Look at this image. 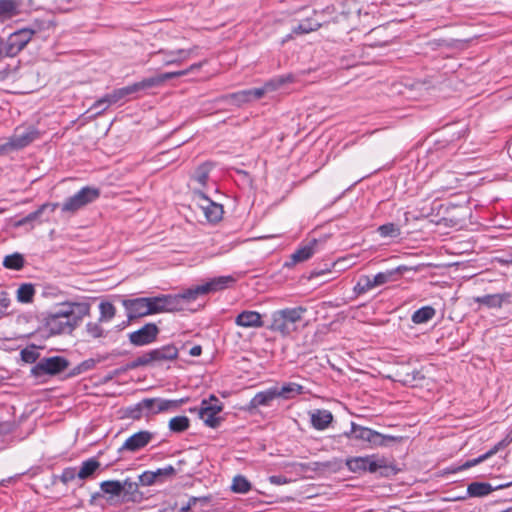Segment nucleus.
<instances>
[{"mask_svg": "<svg viewBox=\"0 0 512 512\" xmlns=\"http://www.w3.org/2000/svg\"><path fill=\"white\" fill-rule=\"evenodd\" d=\"M21 0H0V22H5L21 13Z\"/></svg>", "mask_w": 512, "mask_h": 512, "instance_id": "21", "label": "nucleus"}, {"mask_svg": "<svg viewBox=\"0 0 512 512\" xmlns=\"http://www.w3.org/2000/svg\"><path fill=\"white\" fill-rule=\"evenodd\" d=\"M380 442L381 444H377L376 446H386L390 442H400L402 441L403 437L401 436H393V435H385L380 433Z\"/></svg>", "mask_w": 512, "mask_h": 512, "instance_id": "55", "label": "nucleus"}, {"mask_svg": "<svg viewBox=\"0 0 512 512\" xmlns=\"http://www.w3.org/2000/svg\"><path fill=\"white\" fill-rule=\"evenodd\" d=\"M306 311L307 309L302 306L277 310L272 313V321L268 328L283 337L289 336L296 331L297 323L302 320Z\"/></svg>", "mask_w": 512, "mask_h": 512, "instance_id": "4", "label": "nucleus"}, {"mask_svg": "<svg viewBox=\"0 0 512 512\" xmlns=\"http://www.w3.org/2000/svg\"><path fill=\"white\" fill-rule=\"evenodd\" d=\"M1 57H6L5 56V44L4 43L2 44V47H0V58Z\"/></svg>", "mask_w": 512, "mask_h": 512, "instance_id": "63", "label": "nucleus"}, {"mask_svg": "<svg viewBox=\"0 0 512 512\" xmlns=\"http://www.w3.org/2000/svg\"><path fill=\"white\" fill-rule=\"evenodd\" d=\"M190 426V420L186 416H176L170 419L169 429L174 433H182Z\"/></svg>", "mask_w": 512, "mask_h": 512, "instance_id": "38", "label": "nucleus"}, {"mask_svg": "<svg viewBox=\"0 0 512 512\" xmlns=\"http://www.w3.org/2000/svg\"><path fill=\"white\" fill-rule=\"evenodd\" d=\"M398 381L403 385L413 386L417 381L424 379V375L419 370H413L412 372L398 371Z\"/></svg>", "mask_w": 512, "mask_h": 512, "instance_id": "34", "label": "nucleus"}, {"mask_svg": "<svg viewBox=\"0 0 512 512\" xmlns=\"http://www.w3.org/2000/svg\"><path fill=\"white\" fill-rule=\"evenodd\" d=\"M204 63H206V61L199 62V63H194L189 68H187L186 70H189V73L197 71V70H199L203 66Z\"/></svg>", "mask_w": 512, "mask_h": 512, "instance_id": "60", "label": "nucleus"}, {"mask_svg": "<svg viewBox=\"0 0 512 512\" xmlns=\"http://www.w3.org/2000/svg\"><path fill=\"white\" fill-rule=\"evenodd\" d=\"M278 398V388L271 387L267 390L258 392L250 400V408H257L259 406H269L273 400Z\"/></svg>", "mask_w": 512, "mask_h": 512, "instance_id": "24", "label": "nucleus"}, {"mask_svg": "<svg viewBox=\"0 0 512 512\" xmlns=\"http://www.w3.org/2000/svg\"><path fill=\"white\" fill-rule=\"evenodd\" d=\"M316 244V240H313L310 244L305 245L298 250H296L291 255V260L293 263H299L308 260L314 254V246Z\"/></svg>", "mask_w": 512, "mask_h": 512, "instance_id": "32", "label": "nucleus"}, {"mask_svg": "<svg viewBox=\"0 0 512 512\" xmlns=\"http://www.w3.org/2000/svg\"><path fill=\"white\" fill-rule=\"evenodd\" d=\"M232 276H219L212 278L208 282L191 287L183 291L178 295H171V297L177 298L176 309L173 311H180L183 309V303L193 301L199 296L209 294L211 292H217L230 286L234 282Z\"/></svg>", "mask_w": 512, "mask_h": 512, "instance_id": "3", "label": "nucleus"}, {"mask_svg": "<svg viewBox=\"0 0 512 512\" xmlns=\"http://www.w3.org/2000/svg\"><path fill=\"white\" fill-rule=\"evenodd\" d=\"M209 498L207 497H192L189 499L188 503L181 507L180 512H188L192 507L196 505L197 502L207 503Z\"/></svg>", "mask_w": 512, "mask_h": 512, "instance_id": "52", "label": "nucleus"}, {"mask_svg": "<svg viewBox=\"0 0 512 512\" xmlns=\"http://www.w3.org/2000/svg\"><path fill=\"white\" fill-rule=\"evenodd\" d=\"M9 305L10 299L8 298L7 294L4 292L0 293V317L5 313Z\"/></svg>", "mask_w": 512, "mask_h": 512, "instance_id": "57", "label": "nucleus"}, {"mask_svg": "<svg viewBox=\"0 0 512 512\" xmlns=\"http://www.w3.org/2000/svg\"><path fill=\"white\" fill-rule=\"evenodd\" d=\"M133 54L132 57L136 63H145L150 56H154L155 52L148 49L147 46L138 44L137 40L134 39Z\"/></svg>", "mask_w": 512, "mask_h": 512, "instance_id": "31", "label": "nucleus"}, {"mask_svg": "<svg viewBox=\"0 0 512 512\" xmlns=\"http://www.w3.org/2000/svg\"><path fill=\"white\" fill-rule=\"evenodd\" d=\"M376 284L373 282V277L368 275H362L356 285L354 286V292L358 295L365 294L366 292L376 288Z\"/></svg>", "mask_w": 512, "mask_h": 512, "instance_id": "40", "label": "nucleus"}, {"mask_svg": "<svg viewBox=\"0 0 512 512\" xmlns=\"http://www.w3.org/2000/svg\"><path fill=\"white\" fill-rule=\"evenodd\" d=\"M310 421L316 430H325L333 421V415L325 409H317L310 414Z\"/></svg>", "mask_w": 512, "mask_h": 512, "instance_id": "23", "label": "nucleus"}, {"mask_svg": "<svg viewBox=\"0 0 512 512\" xmlns=\"http://www.w3.org/2000/svg\"><path fill=\"white\" fill-rule=\"evenodd\" d=\"M121 449H122V450L128 449V439H126V440L122 443Z\"/></svg>", "mask_w": 512, "mask_h": 512, "instance_id": "64", "label": "nucleus"}, {"mask_svg": "<svg viewBox=\"0 0 512 512\" xmlns=\"http://www.w3.org/2000/svg\"><path fill=\"white\" fill-rule=\"evenodd\" d=\"M139 483L142 486H150L153 484H157L155 480V475L153 474V471H145L138 477Z\"/></svg>", "mask_w": 512, "mask_h": 512, "instance_id": "51", "label": "nucleus"}, {"mask_svg": "<svg viewBox=\"0 0 512 512\" xmlns=\"http://www.w3.org/2000/svg\"><path fill=\"white\" fill-rule=\"evenodd\" d=\"M39 137V132L32 126L15 129L10 139L2 145V150H18L28 146Z\"/></svg>", "mask_w": 512, "mask_h": 512, "instance_id": "10", "label": "nucleus"}, {"mask_svg": "<svg viewBox=\"0 0 512 512\" xmlns=\"http://www.w3.org/2000/svg\"><path fill=\"white\" fill-rule=\"evenodd\" d=\"M69 366V361L61 356L44 357L41 358L35 366L31 369V374L35 378H42L44 376H55Z\"/></svg>", "mask_w": 512, "mask_h": 512, "instance_id": "8", "label": "nucleus"}, {"mask_svg": "<svg viewBox=\"0 0 512 512\" xmlns=\"http://www.w3.org/2000/svg\"><path fill=\"white\" fill-rule=\"evenodd\" d=\"M100 197V190L96 187L86 186L67 198L62 204V212L75 213L86 205L93 203Z\"/></svg>", "mask_w": 512, "mask_h": 512, "instance_id": "7", "label": "nucleus"}, {"mask_svg": "<svg viewBox=\"0 0 512 512\" xmlns=\"http://www.w3.org/2000/svg\"><path fill=\"white\" fill-rule=\"evenodd\" d=\"M231 490L234 493L245 494L251 490V483L242 475L233 478Z\"/></svg>", "mask_w": 512, "mask_h": 512, "instance_id": "41", "label": "nucleus"}, {"mask_svg": "<svg viewBox=\"0 0 512 512\" xmlns=\"http://www.w3.org/2000/svg\"><path fill=\"white\" fill-rule=\"evenodd\" d=\"M178 349L174 345H165L157 349L151 350L154 363L162 364L166 361H171L177 358Z\"/></svg>", "mask_w": 512, "mask_h": 512, "instance_id": "25", "label": "nucleus"}, {"mask_svg": "<svg viewBox=\"0 0 512 512\" xmlns=\"http://www.w3.org/2000/svg\"><path fill=\"white\" fill-rule=\"evenodd\" d=\"M344 436L347 438H353L355 440L368 442L372 446L381 444L379 432L372 430L368 427L358 425L355 422H351V430L349 432H345Z\"/></svg>", "mask_w": 512, "mask_h": 512, "instance_id": "15", "label": "nucleus"}, {"mask_svg": "<svg viewBox=\"0 0 512 512\" xmlns=\"http://www.w3.org/2000/svg\"><path fill=\"white\" fill-rule=\"evenodd\" d=\"M154 363L153 357L151 355V351L144 353L143 355L135 358L132 362H130V368H135L139 366H145Z\"/></svg>", "mask_w": 512, "mask_h": 512, "instance_id": "47", "label": "nucleus"}, {"mask_svg": "<svg viewBox=\"0 0 512 512\" xmlns=\"http://www.w3.org/2000/svg\"><path fill=\"white\" fill-rule=\"evenodd\" d=\"M128 93V88H122L113 94L106 95L94 104L97 113L104 111L110 104L118 102L125 94Z\"/></svg>", "mask_w": 512, "mask_h": 512, "instance_id": "28", "label": "nucleus"}, {"mask_svg": "<svg viewBox=\"0 0 512 512\" xmlns=\"http://www.w3.org/2000/svg\"><path fill=\"white\" fill-rule=\"evenodd\" d=\"M237 326L244 328H259L263 326L261 314L257 311H242L235 319Z\"/></svg>", "mask_w": 512, "mask_h": 512, "instance_id": "18", "label": "nucleus"}, {"mask_svg": "<svg viewBox=\"0 0 512 512\" xmlns=\"http://www.w3.org/2000/svg\"><path fill=\"white\" fill-rule=\"evenodd\" d=\"M154 437L149 431H139L130 435V451H137L145 447Z\"/></svg>", "mask_w": 512, "mask_h": 512, "instance_id": "26", "label": "nucleus"}, {"mask_svg": "<svg viewBox=\"0 0 512 512\" xmlns=\"http://www.w3.org/2000/svg\"><path fill=\"white\" fill-rule=\"evenodd\" d=\"M304 393V387L300 384L289 382L278 388V398L291 399Z\"/></svg>", "mask_w": 512, "mask_h": 512, "instance_id": "30", "label": "nucleus"}, {"mask_svg": "<svg viewBox=\"0 0 512 512\" xmlns=\"http://www.w3.org/2000/svg\"><path fill=\"white\" fill-rule=\"evenodd\" d=\"M227 99L239 106L250 101L247 90L232 93L227 96Z\"/></svg>", "mask_w": 512, "mask_h": 512, "instance_id": "48", "label": "nucleus"}, {"mask_svg": "<svg viewBox=\"0 0 512 512\" xmlns=\"http://www.w3.org/2000/svg\"><path fill=\"white\" fill-rule=\"evenodd\" d=\"M407 270L408 268L406 266H398L394 269L379 272L375 276H373V282L374 284H376L377 287L385 285L390 282H396Z\"/></svg>", "mask_w": 512, "mask_h": 512, "instance_id": "20", "label": "nucleus"}, {"mask_svg": "<svg viewBox=\"0 0 512 512\" xmlns=\"http://www.w3.org/2000/svg\"><path fill=\"white\" fill-rule=\"evenodd\" d=\"M510 485V483H507L494 487L487 482H472L467 486V495L458 497L457 500H465L467 497H485L495 490L503 489Z\"/></svg>", "mask_w": 512, "mask_h": 512, "instance_id": "17", "label": "nucleus"}, {"mask_svg": "<svg viewBox=\"0 0 512 512\" xmlns=\"http://www.w3.org/2000/svg\"><path fill=\"white\" fill-rule=\"evenodd\" d=\"M247 92H248V96H249L250 101L253 100V99H260V98H262L266 94V90L264 88V85L262 87H259V88L248 89Z\"/></svg>", "mask_w": 512, "mask_h": 512, "instance_id": "53", "label": "nucleus"}, {"mask_svg": "<svg viewBox=\"0 0 512 512\" xmlns=\"http://www.w3.org/2000/svg\"><path fill=\"white\" fill-rule=\"evenodd\" d=\"M100 310V322H108L110 321L114 316L116 309L114 305L110 302H101L99 305Z\"/></svg>", "mask_w": 512, "mask_h": 512, "instance_id": "44", "label": "nucleus"}, {"mask_svg": "<svg viewBox=\"0 0 512 512\" xmlns=\"http://www.w3.org/2000/svg\"><path fill=\"white\" fill-rule=\"evenodd\" d=\"M321 24L312 19H304L296 27L293 28L292 33L294 34H307L318 30Z\"/></svg>", "mask_w": 512, "mask_h": 512, "instance_id": "36", "label": "nucleus"}, {"mask_svg": "<svg viewBox=\"0 0 512 512\" xmlns=\"http://www.w3.org/2000/svg\"><path fill=\"white\" fill-rule=\"evenodd\" d=\"M100 468V462L96 458H89L81 463L78 470V479L85 480L94 475Z\"/></svg>", "mask_w": 512, "mask_h": 512, "instance_id": "27", "label": "nucleus"}, {"mask_svg": "<svg viewBox=\"0 0 512 512\" xmlns=\"http://www.w3.org/2000/svg\"><path fill=\"white\" fill-rule=\"evenodd\" d=\"M435 315L436 310L432 306H423L412 314L411 321L414 324H425L432 320Z\"/></svg>", "mask_w": 512, "mask_h": 512, "instance_id": "29", "label": "nucleus"}, {"mask_svg": "<svg viewBox=\"0 0 512 512\" xmlns=\"http://www.w3.org/2000/svg\"><path fill=\"white\" fill-rule=\"evenodd\" d=\"M210 167L207 164L200 165L194 172L193 179L205 186L209 178Z\"/></svg>", "mask_w": 512, "mask_h": 512, "instance_id": "45", "label": "nucleus"}, {"mask_svg": "<svg viewBox=\"0 0 512 512\" xmlns=\"http://www.w3.org/2000/svg\"><path fill=\"white\" fill-rule=\"evenodd\" d=\"M35 30L30 28H23L10 34L5 44V56L15 57L18 55L26 45L32 40Z\"/></svg>", "mask_w": 512, "mask_h": 512, "instance_id": "9", "label": "nucleus"}, {"mask_svg": "<svg viewBox=\"0 0 512 512\" xmlns=\"http://www.w3.org/2000/svg\"><path fill=\"white\" fill-rule=\"evenodd\" d=\"M202 353V347L200 345H195L189 350V354L193 357L200 356Z\"/></svg>", "mask_w": 512, "mask_h": 512, "instance_id": "59", "label": "nucleus"}, {"mask_svg": "<svg viewBox=\"0 0 512 512\" xmlns=\"http://www.w3.org/2000/svg\"><path fill=\"white\" fill-rule=\"evenodd\" d=\"M15 477H9L7 479H3L0 481V486H7L9 483H11Z\"/></svg>", "mask_w": 512, "mask_h": 512, "instance_id": "61", "label": "nucleus"}, {"mask_svg": "<svg viewBox=\"0 0 512 512\" xmlns=\"http://www.w3.org/2000/svg\"><path fill=\"white\" fill-rule=\"evenodd\" d=\"M60 479L64 484H68L78 479V470L74 467L65 468L60 476Z\"/></svg>", "mask_w": 512, "mask_h": 512, "instance_id": "49", "label": "nucleus"}, {"mask_svg": "<svg viewBox=\"0 0 512 512\" xmlns=\"http://www.w3.org/2000/svg\"><path fill=\"white\" fill-rule=\"evenodd\" d=\"M189 73V70H180L175 72H166L163 74H159L154 77L145 78L139 82L134 83L133 85H130V94L139 92V91H146L151 88L157 87L164 83L166 80L178 78L184 75H187Z\"/></svg>", "mask_w": 512, "mask_h": 512, "instance_id": "12", "label": "nucleus"}, {"mask_svg": "<svg viewBox=\"0 0 512 512\" xmlns=\"http://www.w3.org/2000/svg\"><path fill=\"white\" fill-rule=\"evenodd\" d=\"M86 331L89 336L93 338H100L104 335V330L101 325L97 322H89L86 325Z\"/></svg>", "mask_w": 512, "mask_h": 512, "instance_id": "50", "label": "nucleus"}, {"mask_svg": "<svg viewBox=\"0 0 512 512\" xmlns=\"http://www.w3.org/2000/svg\"><path fill=\"white\" fill-rule=\"evenodd\" d=\"M186 400H165V399H154L144 398L132 407H130V418L138 420L143 416L150 414H156L162 411H168L177 409Z\"/></svg>", "mask_w": 512, "mask_h": 512, "instance_id": "5", "label": "nucleus"}, {"mask_svg": "<svg viewBox=\"0 0 512 512\" xmlns=\"http://www.w3.org/2000/svg\"><path fill=\"white\" fill-rule=\"evenodd\" d=\"M269 482L274 485H283V484H287L289 481L285 476L272 475L269 477Z\"/></svg>", "mask_w": 512, "mask_h": 512, "instance_id": "58", "label": "nucleus"}, {"mask_svg": "<svg viewBox=\"0 0 512 512\" xmlns=\"http://www.w3.org/2000/svg\"><path fill=\"white\" fill-rule=\"evenodd\" d=\"M222 409L221 402L214 395H211L209 399L201 401L199 408H193L190 411L197 412L199 418L208 427L217 428L222 421V418L218 416Z\"/></svg>", "mask_w": 512, "mask_h": 512, "instance_id": "6", "label": "nucleus"}, {"mask_svg": "<svg viewBox=\"0 0 512 512\" xmlns=\"http://www.w3.org/2000/svg\"><path fill=\"white\" fill-rule=\"evenodd\" d=\"M176 302L177 298L171 297V294L130 299V320L163 312H173V309L177 308Z\"/></svg>", "mask_w": 512, "mask_h": 512, "instance_id": "2", "label": "nucleus"}, {"mask_svg": "<svg viewBox=\"0 0 512 512\" xmlns=\"http://www.w3.org/2000/svg\"><path fill=\"white\" fill-rule=\"evenodd\" d=\"M197 195L205 201V204L201 205L205 217L210 222H217L222 218L223 209L222 206L210 201L203 192H197Z\"/></svg>", "mask_w": 512, "mask_h": 512, "instance_id": "22", "label": "nucleus"}, {"mask_svg": "<svg viewBox=\"0 0 512 512\" xmlns=\"http://www.w3.org/2000/svg\"><path fill=\"white\" fill-rule=\"evenodd\" d=\"M4 267L13 270H20L24 266V258L21 254L7 255L3 261Z\"/></svg>", "mask_w": 512, "mask_h": 512, "instance_id": "43", "label": "nucleus"}, {"mask_svg": "<svg viewBox=\"0 0 512 512\" xmlns=\"http://www.w3.org/2000/svg\"><path fill=\"white\" fill-rule=\"evenodd\" d=\"M153 474L155 475L156 483H164L176 475V469L172 465H167L163 468H158L156 471H153Z\"/></svg>", "mask_w": 512, "mask_h": 512, "instance_id": "42", "label": "nucleus"}, {"mask_svg": "<svg viewBox=\"0 0 512 512\" xmlns=\"http://www.w3.org/2000/svg\"><path fill=\"white\" fill-rule=\"evenodd\" d=\"M313 465L315 466L313 469L316 470L318 469L320 466L321 467H328V464H324V463H319V462H314Z\"/></svg>", "mask_w": 512, "mask_h": 512, "instance_id": "62", "label": "nucleus"}, {"mask_svg": "<svg viewBox=\"0 0 512 512\" xmlns=\"http://www.w3.org/2000/svg\"><path fill=\"white\" fill-rule=\"evenodd\" d=\"M195 47L191 49H177V50H159L155 52L154 56L159 57L160 61L168 66L173 64H181L191 57L195 51Z\"/></svg>", "mask_w": 512, "mask_h": 512, "instance_id": "16", "label": "nucleus"}, {"mask_svg": "<svg viewBox=\"0 0 512 512\" xmlns=\"http://www.w3.org/2000/svg\"><path fill=\"white\" fill-rule=\"evenodd\" d=\"M88 313L89 305L86 303H62L47 315L46 328L54 335L71 333Z\"/></svg>", "mask_w": 512, "mask_h": 512, "instance_id": "1", "label": "nucleus"}, {"mask_svg": "<svg viewBox=\"0 0 512 512\" xmlns=\"http://www.w3.org/2000/svg\"><path fill=\"white\" fill-rule=\"evenodd\" d=\"M347 468L353 473L371 472L374 473L380 468L386 467L385 459L375 455L364 457H352L346 460Z\"/></svg>", "mask_w": 512, "mask_h": 512, "instance_id": "11", "label": "nucleus"}, {"mask_svg": "<svg viewBox=\"0 0 512 512\" xmlns=\"http://www.w3.org/2000/svg\"><path fill=\"white\" fill-rule=\"evenodd\" d=\"M58 203H45L41 205L37 210L34 212L29 213L25 218H23L19 224H25L31 221H34L38 219L44 212L49 211L50 213H53L56 208L58 207Z\"/></svg>", "mask_w": 512, "mask_h": 512, "instance_id": "33", "label": "nucleus"}, {"mask_svg": "<svg viewBox=\"0 0 512 512\" xmlns=\"http://www.w3.org/2000/svg\"><path fill=\"white\" fill-rule=\"evenodd\" d=\"M21 357L27 363H34L37 359V353L31 349H23L21 351Z\"/></svg>", "mask_w": 512, "mask_h": 512, "instance_id": "54", "label": "nucleus"}, {"mask_svg": "<svg viewBox=\"0 0 512 512\" xmlns=\"http://www.w3.org/2000/svg\"><path fill=\"white\" fill-rule=\"evenodd\" d=\"M126 483L127 480L124 481V484L120 481H104L101 483L100 487L102 492L108 495V501H110V503H117L125 493L124 485Z\"/></svg>", "mask_w": 512, "mask_h": 512, "instance_id": "19", "label": "nucleus"}, {"mask_svg": "<svg viewBox=\"0 0 512 512\" xmlns=\"http://www.w3.org/2000/svg\"><path fill=\"white\" fill-rule=\"evenodd\" d=\"M34 294L35 288L32 284H22L17 290V300L21 303H31L33 301Z\"/></svg>", "mask_w": 512, "mask_h": 512, "instance_id": "39", "label": "nucleus"}, {"mask_svg": "<svg viewBox=\"0 0 512 512\" xmlns=\"http://www.w3.org/2000/svg\"><path fill=\"white\" fill-rule=\"evenodd\" d=\"M378 232L382 237H391L396 238L400 235V228L395 225L394 223H387L384 225H381L378 228Z\"/></svg>", "mask_w": 512, "mask_h": 512, "instance_id": "46", "label": "nucleus"}, {"mask_svg": "<svg viewBox=\"0 0 512 512\" xmlns=\"http://www.w3.org/2000/svg\"><path fill=\"white\" fill-rule=\"evenodd\" d=\"M511 442H512V431L509 432L501 441H499L497 444H495L489 451H487L486 453L480 455L479 457H477L475 459H471V460L466 461L465 463H463L462 465H460V466H458L456 468H453L451 470V472L452 473H456V472H459V471H462V470L469 469V468H471L473 466H476V465L484 462L488 458L492 457L493 455H495L500 450H502L505 447H507Z\"/></svg>", "mask_w": 512, "mask_h": 512, "instance_id": "13", "label": "nucleus"}, {"mask_svg": "<svg viewBox=\"0 0 512 512\" xmlns=\"http://www.w3.org/2000/svg\"><path fill=\"white\" fill-rule=\"evenodd\" d=\"M504 294H491L477 297L476 302L483 304L489 308H500L504 301Z\"/></svg>", "mask_w": 512, "mask_h": 512, "instance_id": "35", "label": "nucleus"}, {"mask_svg": "<svg viewBox=\"0 0 512 512\" xmlns=\"http://www.w3.org/2000/svg\"><path fill=\"white\" fill-rule=\"evenodd\" d=\"M137 489V483H130V501L138 502L142 499V493H140Z\"/></svg>", "mask_w": 512, "mask_h": 512, "instance_id": "56", "label": "nucleus"}, {"mask_svg": "<svg viewBox=\"0 0 512 512\" xmlns=\"http://www.w3.org/2000/svg\"><path fill=\"white\" fill-rule=\"evenodd\" d=\"M159 328L154 323H147L140 329L130 333V343L136 346L151 344L157 338Z\"/></svg>", "mask_w": 512, "mask_h": 512, "instance_id": "14", "label": "nucleus"}, {"mask_svg": "<svg viewBox=\"0 0 512 512\" xmlns=\"http://www.w3.org/2000/svg\"><path fill=\"white\" fill-rule=\"evenodd\" d=\"M292 79H293V77L290 74H288V75H281V76H277V77H274V78L270 79L269 81H267L264 84V88L266 90V93L276 91L277 89H279L280 87H282L286 83L291 82Z\"/></svg>", "mask_w": 512, "mask_h": 512, "instance_id": "37", "label": "nucleus"}]
</instances>
